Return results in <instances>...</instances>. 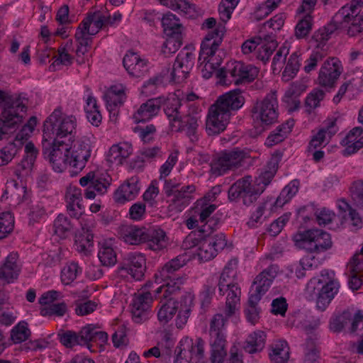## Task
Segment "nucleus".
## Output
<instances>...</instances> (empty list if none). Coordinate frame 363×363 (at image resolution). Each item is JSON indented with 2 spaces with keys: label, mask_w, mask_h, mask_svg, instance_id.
I'll use <instances>...</instances> for the list:
<instances>
[{
  "label": "nucleus",
  "mask_w": 363,
  "mask_h": 363,
  "mask_svg": "<svg viewBox=\"0 0 363 363\" xmlns=\"http://www.w3.org/2000/svg\"><path fill=\"white\" fill-rule=\"evenodd\" d=\"M279 165L277 157H273L268 162L264 171L257 177L254 183H251V177H245L236 181L228 190V199L233 201L242 197L243 204L248 206L254 203L264 192L274 175Z\"/></svg>",
  "instance_id": "nucleus-1"
},
{
  "label": "nucleus",
  "mask_w": 363,
  "mask_h": 363,
  "mask_svg": "<svg viewBox=\"0 0 363 363\" xmlns=\"http://www.w3.org/2000/svg\"><path fill=\"white\" fill-rule=\"evenodd\" d=\"M225 27L222 23H218L215 30L209 32L201 45V50L199 57L200 68L203 77L209 79L213 73L217 76V72L221 64L222 59L215 55L216 50L223 41Z\"/></svg>",
  "instance_id": "nucleus-2"
},
{
  "label": "nucleus",
  "mask_w": 363,
  "mask_h": 363,
  "mask_svg": "<svg viewBox=\"0 0 363 363\" xmlns=\"http://www.w3.org/2000/svg\"><path fill=\"white\" fill-rule=\"evenodd\" d=\"M186 264V256L179 255L158 269L155 274V281L162 284L155 289L156 296L163 293L164 297L167 298L180 289L185 278L177 272Z\"/></svg>",
  "instance_id": "nucleus-3"
},
{
  "label": "nucleus",
  "mask_w": 363,
  "mask_h": 363,
  "mask_svg": "<svg viewBox=\"0 0 363 363\" xmlns=\"http://www.w3.org/2000/svg\"><path fill=\"white\" fill-rule=\"evenodd\" d=\"M76 125L75 117L63 116L61 108H57L44 122L43 137L73 143Z\"/></svg>",
  "instance_id": "nucleus-4"
},
{
  "label": "nucleus",
  "mask_w": 363,
  "mask_h": 363,
  "mask_svg": "<svg viewBox=\"0 0 363 363\" xmlns=\"http://www.w3.org/2000/svg\"><path fill=\"white\" fill-rule=\"evenodd\" d=\"M295 245L309 253L320 254L333 247L331 235L329 233L318 228H311L299 231L294 235Z\"/></svg>",
  "instance_id": "nucleus-5"
},
{
  "label": "nucleus",
  "mask_w": 363,
  "mask_h": 363,
  "mask_svg": "<svg viewBox=\"0 0 363 363\" xmlns=\"http://www.w3.org/2000/svg\"><path fill=\"white\" fill-rule=\"evenodd\" d=\"M49 140L50 138L43 137V153L49 159L53 169L57 172H62L67 165L69 166V152L73 143L54 139L50 142Z\"/></svg>",
  "instance_id": "nucleus-6"
},
{
  "label": "nucleus",
  "mask_w": 363,
  "mask_h": 363,
  "mask_svg": "<svg viewBox=\"0 0 363 363\" xmlns=\"http://www.w3.org/2000/svg\"><path fill=\"white\" fill-rule=\"evenodd\" d=\"M259 70L251 65L242 62H233L228 64L227 68H220L217 72V78L224 84H240L253 81L258 75Z\"/></svg>",
  "instance_id": "nucleus-7"
},
{
  "label": "nucleus",
  "mask_w": 363,
  "mask_h": 363,
  "mask_svg": "<svg viewBox=\"0 0 363 363\" xmlns=\"http://www.w3.org/2000/svg\"><path fill=\"white\" fill-rule=\"evenodd\" d=\"M278 107L277 91H272L253 106L251 112L254 121L259 123L263 128L276 123L279 115Z\"/></svg>",
  "instance_id": "nucleus-8"
},
{
  "label": "nucleus",
  "mask_w": 363,
  "mask_h": 363,
  "mask_svg": "<svg viewBox=\"0 0 363 363\" xmlns=\"http://www.w3.org/2000/svg\"><path fill=\"white\" fill-rule=\"evenodd\" d=\"M321 277H323V280L315 278L311 279L308 284V288L315 289L316 284H322L321 288L318 289L316 307L320 311H324L337 293L339 284L332 280L330 272L327 269L321 272Z\"/></svg>",
  "instance_id": "nucleus-9"
},
{
  "label": "nucleus",
  "mask_w": 363,
  "mask_h": 363,
  "mask_svg": "<svg viewBox=\"0 0 363 363\" xmlns=\"http://www.w3.org/2000/svg\"><path fill=\"white\" fill-rule=\"evenodd\" d=\"M248 157L247 154L238 148L224 151L211 162V172L216 176L224 174L227 171L237 169Z\"/></svg>",
  "instance_id": "nucleus-10"
},
{
  "label": "nucleus",
  "mask_w": 363,
  "mask_h": 363,
  "mask_svg": "<svg viewBox=\"0 0 363 363\" xmlns=\"http://www.w3.org/2000/svg\"><path fill=\"white\" fill-rule=\"evenodd\" d=\"M112 182L111 176L106 172H89L79 179L82 186H87L84 191V196L88 199H93L96 192L104 194L107 192Z\"/></svg>",
  "instance_id": "nucleus-11"
},
{
  "label": "nucleus",
  "mask_w": 363,
  "mask_h": 363,
  "mask_svg": "<svg viewBox=\"0 0 363 363\" xmlns=\"http://www.w3.org/2000/svg\"><path fill=\"white\" fill-rule=\"evenodd\" d=\"M330 328L335 333L347 330L350 333H356L363 328V313L357 311L352 314L349 311H345L330 319Z\"/></svg>",
  "instance_id": "nucleus-12"
},
{
  "label": "nucleus",
  "mask_w": 363,
  "mask_h": 363,
  "mask_svg": "<svg viewBox=\"0 0 363 363\" xmlns=\"http://www.w3.org/2000/svg\"><path fill=\"white\" fill-rule=\"evenodd\" d=\"M91 147L88 138H82L73 145L69 152V167L73 168L74 174H78L86 166L91 157Z\"/></svg>",
  "instance_id": "nucleus-13"
},
{
  "label": "nucleus",
  "mask_w": 363,
  "mask_h": 363,
  "mask_svg": "<svg viewBox=\"0 0 363 363\" xmlns=\"http://www.w3.org/2000/svg\"><path fill=\"white\" fill-rule=\"evenodd\" d=\"M28 99L26 94H21L16 96H11L5 91L0 90V105L4 104V110L0 116V120H4L8 123L9 117H14L20 115L18 111L26 112Z\"/></svg>",
  "instance_id": "nucleus-14"
},
{
  "label": "nucleus",
  "mask_w": 363,
  "mask_h": 363,
  "mask_svg": "<svg viewBox=\"0 0 363 363\" xmlns=\"http://www.w3.org/2000/svg\"><path fill=\"white\" fill-rule=\"evenodd\" d=\"M152 296L150 292H142L135 295L132 303V318L136 323L147 320L152 315Z\"/></svg>",
  "instance_id": "nucleus-15"
},
{
  "label": "nucleus",
  "mask_w": 363,
  "mask_h": 363,
  "mask_svg": "<svg viewBox=\"0 0 363 363\" xmlns=\"http://www.w3.org/2000/svg\"><path fill=\"white\" fill-rule=\"evenodd\" d=\"M119 269L125 272L137 281L142 280L146 271L145 255L140 252L129 253L124 258Z\"/></svg>",
  "instance_id": "nucleus-16"
},
{
  "label": "nucleus",
  "mask_w": 363,
  "mask_h": 363,
  "mask_svg": "<svg viewBox=\"0 0 363 363\" xmlns=\"http://www.w3.org/2000/svg\"><path fill=\"white\" fill-rule=\"evenodd\" d=\"M341 73L340 61L335 57L329 58L323 63L319 71L318 82L321 86L332 88Z\"/></svg>",
  "instance_id": "nucleus-17"
},
{
  "label": "nucleus",
  "mask_w": 363,
  "mask_h": 363,
  "mask_svg": "<svg viewBox=\"0 0 363 363\" xmlns=\"http://www.w3.org/2000/svg\"><path fill=\"white\" fill-rule=\"evenodd\" d=\"M230 114L220 111L218 107L211 105L206 119V132L209 135H218L224 131L229 123Z\"/></svg>",
  "instance_id": "nucleus-18"
},
{
  "label": "nucleus",
  "mask_w": 363,
  "mask_h": 363,
  "mask_svg": "<svg viewBox=\"0 0 363 363\" xmlns=\"http://www.w3.org/2000/svg\"><path fill=\"white\" fill-rule=\"evenodd\" d=\"M245 104V98L240 89H234L220 96L213 104L218 108L220 111H225L231 115V111H238Z\"/></svg>",
  "instance_id": "nucleus-19"
},
{
  "label": "nucleus",
  "mask_w": 363,
  "mask_h": 363,
  "mask_svg": "<svg viewBox=\"0 0 363 363\" xmlns=\"http://www.w3.org/2000/svg\"><path fill=\"white\" fill-rule=\"evenodd\" d=\"M277 267L271 266L258 274L252 284L250 296H256L259 299L269 290L274 279L277 276Z\"/></svg>",
  "instance_id": "nucleus-20"
},
{
  "label": "nucleus",
  "mask_w": 363,
  "mask_h": 363,
  "mask_svg": "<svg viewBox=\"0 0 363 363\" xmlns=\"http://www.w3.org/2000/svg\"><path fill=\"white\" fill-rule=\"evenodd\" d=\"M123 64L128 73L134 77L145 76L149 69L148 61L136 52L129 51L123 57Z\"/></svg>",
  "instance_id": "nucleus-21"
},
{
  "label": "nucleus",
  "mask_w": 363,
  "mask_h": 363,
  "mask_svg": "<svg viewBox=\"0 0 363 363\" xmlns=\"http://www.w3.org/2000/svg\"><path fill=\"white\" fill-rule=\"evenodd\" d=\"M164 112L169 120L172 130L185 114L181 100L175 95H169L167 99L162 97Z\"/></svg>",
  "instance_id": "nucleus-22"
},
{
  "label": "nucleus",
  "mask_w": 363,
  "mask_h": 363,
  "mask_svg": "<svg viewBox=\"0 0 363 363\" xmlns=\"http://www.w3.org/2000/svg\"><path fill=\"white\" fill-rule=\"evenodd\" d=\"M199 117L196 115L185 113L181 120L174 125V130L177 132L184 131L191 142H196L199 140Z\"/></svg>",
  "instance_id": "nucleus-23"
},
{
  "label": "nucleus",
  "mask_w": 363,
  "mask_h": 363,
  "mask_svg": "<svg viewBox=\"0 0 363 363\" xmlns=\"http://www.w3.org/2000/svg\"><path fill=\"white\" fill-rule=\"evenodd\" d=\"M162 105V97L152 98L142 104L133 115L135 123L145 122L156 116Z\"/></svg>",
  "instance_id": "nucleus-24"
},
{
  "label": "nucleus",
  "mask_w": 363,
  "mask_h": 363,
  "mask_svg": "<svg viewBox=\"0 0 363 363\" xmlns=\"http://www.w3.org/2000/svg\"><path fill=\"white\" fill-rule=\"evenodd\" d=\"M195 191L196 186L194 184L180 186L172 195L170 206L177 211L181 212L190 203Z\"/></svg>",
  "instance_id": "nucleus-25"
},
{
  "label": "nucleus",
  "mask_w": 363,
  "mask_h": 363,
  "mask_svg": "<svg viewBox=\"0 0 363 363\" xmlns=\"http://www.w3.org/2000/svg\"><path fill=\"white\" fill-rule=\"evenodd\" d=\"M139 190L137 179L132 177L116 190L113 195L114 200L118 203L133 200L138 194Z\"/></svg>",
  "instance_id": "nucleus-26"
},
{
  "label": "nucleus",
  "mask_w": 363,
  "mask_h": 363,
  "mask_svg": "<svg viewBox=\"0 0 363 363\" xmlns=\"http://www.w3.org/2000/svg\"><path fill=\"white\" fill-rule=\"evenodd\" d=\"M155 298H160V303H162V306L157 313L158 320L161 323L166 324L177 313L179 308V303L174 300L172 295L164 298L163 293L160 294V296H155Z\"/></svg>",
  "instance_id": "nucleus-27"
},
{
  "label": "nucleus",
  "mask_w": 363,
  "mask_h": 363,
  "mask_svg": "<svg viewBox=\"0 0 363 363\" xmlns=\"http://www.w3.org/2000/svg\"><path fill=\"white\" fill-rule=\"evenodd\" d=\"M181 353L184 354V357L191 360V363H203L204 359V341L198 337L195 342L191 340L187 344V348L179 347Z\"/></svg>",
  "instance_id": "nucleus-28"
},
{
  "label": "nucleus",
  "mask_w": 363,
  "mask_h": 363,
  "mask_svg": "<svg viewBox=\"0 0 363 363\" xmlns=\"http://www.w3.org/2000/svg\"><path fill=\"white\" fill-rule=\"evenodd\" d=\"M225 294L227 296L224 313L225 317H231L239 309L241 289L236 283L228 287V289H225Z\"/></svg>",
  "instance_id": "nucleus-29"
},
{
  "label": "nucleus",
  "mask_w": 363,
  "mask_h": 363,
  "mask_svg": "<svg viewBox=\"0 0 363 363\" xmlns=\"http://www.w3.org/2000/svg\"><path fill=\"white\" fill-rule=\"evenodd\" d=\"M16 259L15 254L7 256L4 263L0 267V280L9 284L18 278L20 269L16 264Z\"/></svg>",
  "instance_id": "nucleus-30"
},
{
  "label": "nucleus",
  "mask_w": 363,
  "mask_h": 363,
  "mask_svg": "<svg viewBox=\"0 0 363 363\" xmlns=\"http://www.w3.org/2000/svg\"><path fill=\"white\" fill-rule=\"evenodd\" d=\"M147 247L153 251H159L167 247V238L164 230L160 228L147 229L145 240Z\"/></svg>",
  "instance_id": "nucleus-31"
},
{
  "label": "nucleus",
  "mask_w": 363,
  "mask_h": 363,
  "mask_svg": "<svg viewBox=\"0 0 363 363\" xmlns=\"http://www.w3.org/2000/svg\"><path fill=\"white\" fill-rule=\"evenodd\" d=\"M338 130L336 126V119L328 121L325 128L320 129L311 140L308 145V151L315 150L320 147L323 144L327 143L326 135L330 138Z\"/></svg>",
  "instance_id": "nucleus-32"
},
{
  "label": "nucleus",
  "mask_w": 363,
  "mask_h": 363,
  "mask_svg": "<svg viewBox=\"0 0 363 363\" xmlns=\"http://www.w3.org/2000/svg\"><path fill=\"white\" fill-rule=\"evenodd\" d=\"M266 334L262 330H256L250 334L244 342L243 350L249 354L261 352L266 342Z\"/></svg>",
  "instance_id": "nucleus-33"
},
{
  "label": "nucleus",
  "mask_w": 363,
  "mask_h": 363,
  "mask_svg": "<svg viewBox=\"0 0 363 363\" xmlns=\"http://www.w3.org/2000/svg\"><path fill=\"white\" fill-rule=\"evenodd\" d=\"M133 147L128 143H121L113 145L109 150L108 161L117 164H122L132 154Z\"/></svg>",
  "instance_id": "nucleus-34"
},
{
  "label": "nucleus",
  "mask_w": 363,
  "mask_h": 363,
  "mask_svg": "<svg viewBox=\"0 0 363 363\" xmlns=\"http://www.w3.org/2000/svg\"><path fill=\"white\" fill-rule=\"evenodd\" d=\"M261 46L257 51V58L266 64L273 52L277 47V42L273 35H265L262 37Z\"/></svg>",
  "instance_id": "nucleus-35"
},
{
  "label": "nucleus",
  "mask_w": 363,
  "mask_h": 363,
  "mask_svg": "<svg viewBox=\"0 0 363 363\" xmlns=\"http://www.w3.org/2000/svg\"><path fill=\"white\" fill-rule=\"evenodd\" d=\"M146 232L145 228L130 225L123 230L121 236L125 242L130 245H138L145 240Z\"/></svg>",
  "instance_id": "nucleus-36"
},
{
  "label": "nucleus",
  "mask_w": 363,
  "mask_h": 363,
  "mask_svg": "<svg viewBox=\"0 0 363 363\" xmlns=\"http://www.w3.org/2000/svg\"><path fill=\"white\" fill-rule=\"evenodd\" d=\"M294 125V121L289 119L286 123L277 127L274 131H273L267 138L266 144L268 146H273L282 142L287 136V135L291 131V128Z\"/></svg>",
  "instance_id": "nucleus-37"
},
{
  "label": "nucleus",
  "mask_w": 363,
  "mask_h": 363,
  "mask_svg": "<svg viewBox=\"0 0 363 363\" xmlns=\"http://www.w3.org/2000/svg\"><path fill=\"white\" fill-rule=\"evenodd\" d=\"M194 298V296L190 293L186 294L182 297L176 320V325L178 328H182L187 322L191 308L193 305Z\"/></svg>",
  "instance_id": "nucleus-38"
},
{
  "label": "nucleus",
  "mask_w": 363,
  "mask_h": 363,
  "mask_svg": "<svg viewBox=\"0 0 363 363\" xmlns=\"http://www.w3.org/2000/svg\"><path fill=\"white\" fill-rule=\"evenodd\" d=\"M343 23H345L342 18H335V16L333 17V20L330 23H329L327 26L319 28L318 30H316L313 36L312 39L314 40L315 42L319 43H323L327 41L332 33L336 30L340 25L342 24ZM320 46V44L318 45V47Z\"/></svg>",
  "instance_id": "nucleus-39"
},
{
  "label": "nucleus",
  "mask_w": 363,
  "mask_h": 363,
  "mask_svg": "<svg viewBox=\"0 0 363 363\" xmlns=\"http://www.w3.org/2000/svg\"><path fill=\"white\" fill-rule=\"evenodd\" d=\"M162 25L167 35H182V24L176 15L168 12L162 18Z\"/></svg>",
  "instance_id": "nucleus-40"
},
{
  "label": "nucleus",
  "mask_w": 363,
  "mask_h": 363,
  "mask_svg": "<svg viewBox=\"0 0 363 363\" xmlns=\"http://www.w3.org/2000/svg\"><path fill=\"white\" fill-rule=\"evenodd\" d=\"M90 35H91L88 34L86 30L79 26L74 35L75 40L77 42L76 50V55L77 56L84 55L89 50L92 43V38Z\"/></svg>",
  "instance_id": "nucleus-41"
},
{
  "label": "nucleus",
  "mask_w": 363,
  "mask_h": 363,
  "mask_svg": "<svg viewBox=\"0 0 363 363\" xmlns=\"http://www.w3.org/2000/svg\"><path fill=\"white\" fill-rule=\"evenodd\" d=\"M106 24L105 16L94 13L85 18L79 26L84 28V30H86L88 34L94 35Z\"/></svg>",
  "instance_id": "nucleus-42"
},
{
  "label": "nucleus",
  "mask_w": 363,
  "mask_h": 363,
  "mask_svg": "<svg viewBox=\"0 0 363 363\" xmlns=\"http://www.w3.org/2000/svg\"><path fill=\"white\" fill-rule=\"evenodd\" d=\"M269 358L273 363H285L289 359V348L286 341H279L272 347Z\"/></svg>",
  "instance_id": "nucleus-43"
},
{
  "label": "nucleus",
  "mask_w": 363,
  "mask_h": 363,
  "mask_svg": "<svg viewBox=\"0 0 363 363\" xmlns=\"http://www.w3.org/2000/svg\"><path fill=\"white\" fill-rule=\"evenodd\" d=\"M94 235L88 229L82 228V233L76 235L75 245L77 250L85 255L88 254L94 245Z\"/></svg>",
  "instance_id": "nucleus-44"
},
{
  "label": "nucleus",
  "mask_w": 363,
  "mask_h": 363,
  "mask_svg": "<svg viewBox=\"0 0 363 363\" xmlns=\"http://www.w3.org/2000/svg\"><path fill=\"white\" fill-rule=\"evenodd\" d=\"M261 299L256 296H249L247 303L244 309V313L248 323L255 325L260 318V308L257 304Z\"/></svg>",
  "instance_id": "nucleus-45"
},
{
  "label": "nucleus",
  "mask_w": 363,
  "mask_h": 363,
  "mask_svg": "<svg viewBox=\"0 0 363 363\" xmlns=\"http://www.w3.org/2000/svg\"><path fill=\"white\" fill-rule=\"evenodd\" d=\"M227 318H224L223 314L217 313L213 315L210 323V336L211 339H225V335L224 333L225 324L227 321Z\"/></svg>",
  "instance_id": "nucleus-46"
},
{
  "label": "nucleus",
  "mask_w": 363,
  "mask_h": 363,
  "mask_svg": "<svg viewBox=\"0 0 363 363\" xmlns=\"http://www.w3.org/2000/svg\"><path fill=\"white\" fill-rule=\"evenodd\" d=\"M211 361L212 363H223L227 355L225 349L226 340L225 339H211Z\"/></svg>",
  "instance_id": "nucleus-47"
},
{
  "label": "nucleus",
  "mask_w": 363,
  "mask_h": 363,
  "mask_svg": "<svg viewBox=\"0 0 363 363\" xmlns=\"http://www.w3.org/2000/svg\"><path fill=\"white\" fill-rule=\"evenodd\" d=\"M363 7V0H352L350 4L342 6L335 15V18H342L345 22H350V15L354 16Z\"/></svg>",
  "instance_id": "nucleus-48"
},
{
  "label": "nucleus",
  "mask_w": 363,
  "mask_h": 363,
  "mask_svg": "<svg viewBox=\"0 0 363 363\" xmlns=\"http://www.w3.org/2000/svg\"><path fill=\"white\" fill-rule=\"evenodd\" d=\"M55 233L60 238H65L68 236L74 227L71 220L63 214H60L54 221Z\"/></svg>",
  "instance_id": "nucleus-49"
},
{
  "label": "nucleus",
  "mask_w": 363,
  "mask_h": 363,
  "mask_svg": "<svg viewBox=\"0 0 363 363\" xmlns=\"http://www.w3.org/2000/svg\"><path fill=\"white\" fill-rule=\"evenodd\" d=\"M38 150L35 148L34 144L31 142L28 143L25 146L26 155L18 164L21 170L30 172L38 155Z\"/></svg>",
  "instance_id": "nucleus-50"
},
{
  "label": "nucleus",
  "mask_w": 363,
  "mask_h": 363,
  "mask_svg": "<svg viewBox=\"0 0 363 363\" xmlns=\"http://www.w3.org/2000/svg\"><path fill=\"white\" fill-rule=\"evenodd\" d=\"M23 136L21 133H18L16 137V142L9 143L0 150V154L4 157L6 164L10 162L16 156L18 152L21 149L23 142L21 140Z\"/></svg>",
  "instance_id": "nucleus-51"
},
{
  "label": "nucleus",
  "mask_w": 363,
  "mask_h": 363,
  "mask_svg": "<svg viewBox=\"0 0 363 363\" xmlns=\"http://www.w3.org/2000/svg\"><path fill=\"white\" fill-rule=\"evenodd\" d=\"M299 182L297 179L292 180L281 191L279 196L275 201L277 206H282L284 203L289 202L291 199L298 192Z\"/></svg>",
  "instance_id": "nucleus-52"
},
{
  "label": "nucleus",
  "mask_w": 363,
  "mask_h": 363,
  "mask_svg": "<svg viewBox=\"0 0 363 363\" xmlns=\"http://www.w3.org/2000/svg\"><path fill=\"white\" fill-rule=\"evenodd\" d=\"M195 55L186 48L178 54L175 62L177 67L183 68L184 72L189 73L194 65Z\"/></svg>",
  "instance_id": "nucleus-53"
},
{
  "label": "nucleus",
  "mask_w": 363,
  "mask_h": 363,
  "mask_svg": "<svg viewBox=\"0 0 363 363\" xmlns=\"http://www.w3.org/2000/svg\"><path fill=\"white\" fill-rule=\"evenodd\" d=\"M320 350L312 338L307 339L304 350L303 363H320Z\"/></svg>",
  "instance_id": "nucleus-54"
},
{
  "label": "nucleus",
  "mask_w": 363,
  "mask_h": 363,
  "mask_svg": "<svg viewBox=\"0 0 363 363\" xmlns=\"http://www.w3.org/2000/svg\"><path fill=\"white\" fill-rule=\"evenodd\" d=\"M82 191L79 188L70 186L66 195L67 199V210L74 211V206H77L78 208L82 209L84 207L81 202L82 200Z\"/></svg>",
  "instance_id": "nucleus-55"
},
{
  "label": "nucleus",
  "mask_w": 363,
  "mask_h": 363,
  "mask_svg": "<svg viewBox=\"0 0 363 363\" xmlns=\"http://www.w3.org/2000/svg\"><path fill=\"white\" fill-rule=\"evenodd\" d=\"M81 272L82 270L76 262H72L66 265L61 271V281L62 284L65 285L70 284Z\"/></svg>",
  "instance_id": "nucleus-56"
},
{
  "label": "nucleus",
  "mask_w": 363,
  "mask_h": 363,
  "mask_svg": "<svg viewBox=\"0 0 363 363\" xmlns=\"http://www.w3.org/2000/svg\"><path fill=\"white\" fill-rule=\"evenodd\" d=\"M300 63L296 52L291 54L282 73L283 78L288 81L294 77L299 69Z\"/></svg>",
  "instance_id": "nucleus-57"
},
{
  "label": "nucleus",
  "mask_w": 363,
  "mask_h": 363,
  "mask_svg": "<svg viewBox=\"0 0 363 363\" xmlns=\"http://www.w3.org/2000/svg\"><path fill=\"white\" fill-rule=\"evenodd\" d=\"M60 343L67 348L81 345L79 334L73 330H62L58 333Z\"/></svg>",
  "instance_id": "nucleus-58"
},
{
  "label": "nucleus",
  "mask_w": 363,
  "mask_h": 363,
  "mask_svg": "<svg viewBox=\"0 0 363 363\" xmlns=\"http://www.w3.org/2000/svg\"><path fill=\"white\" fill-rule=\"evenodd\" d=\"M8 123L4 120H0V140L4 135L9 134L14 131L23 121V116L15 115L14 117H9Z\"/></svg>",
  "instance_id": "nucleus-59"
},
{
  "label": "nucleus",
  "mask_w": 363,
  "mask_h": 363,
  "mask_svg": "<svg viewBox=\"0 0 363 363\" xmlns=\"http://www.w3.org/2000/svg\"><path fill=\"white\" fill-rule=\"evenodd\" d=\"M30 331L27 327V323L21 322L11 331V338L14 343H21L28 339Z\"/></svg>",
  "instance_id": "nucleus-60"
},
{
  "label": "nucleus",
  "mask_w": 363,
  "mask_h": 363,
  "mask_svg": "<svg viewBox=\"0 0 363 363\" xmlns=\"http://www.w3.org/2000/svg\"><path fill=\"white\" fill-rule=\"evenodd\" d=\"M167 38L163 44L162 52L164 55H171L176 52L182 45V35H167Z\"/></svg>",
  "instance_id": "nucleus-61"
},
{
  "label": "nucleus",
  "mask_w": 363,
  "mask_h": 363,
  "mask_svg": "<svg viewBox=\"0 0 363 363\" xmlns=\"http://www.w3.org/2000/svg\"><path fill=\"white\" fill-rule=\"evenodd\" d=\"M90 103H93V106L91 108L88 107L87 112H86V118L92 125L98 126L101 121L102 116L99 110L96 100L91 94L88 96V105Z\"/></svg>",
  "instance_id": "nucleus-62"
},
{
  "label": "nucleus",
  "mask_w": 363,
  "mask_h": 363,
  "mask_svg": "<svg viewBox=\"0 0 363 363\" xmlns=\"http://www.w3.org/2000/svg\"><path fill=\"white\" fill-rule=\"evenodd\" d=\"M98 257L104 266L110 267L116 263V255L113 249L111 247L102 246L98 253Z\"/></svg>",
  "instance_id": "nucleus-63"
},
{
  "label": "nucleus",
  "mask_w": 363,
  "mask_h": 363,
  "mask_svg": "<svg viewBox=\"0 0 363 363\" xmlns=\"http://www.w3.org/2000/svg\"><path fill=\"white\" fill-rule=\"evenodd\" d=\"M312 23L311 16L308 14L305 16L296 26L295 36L298 39L306 37L312 29Z\"/></svg>",
  "instance_id": "nucleus-64"
}]
</instances>
